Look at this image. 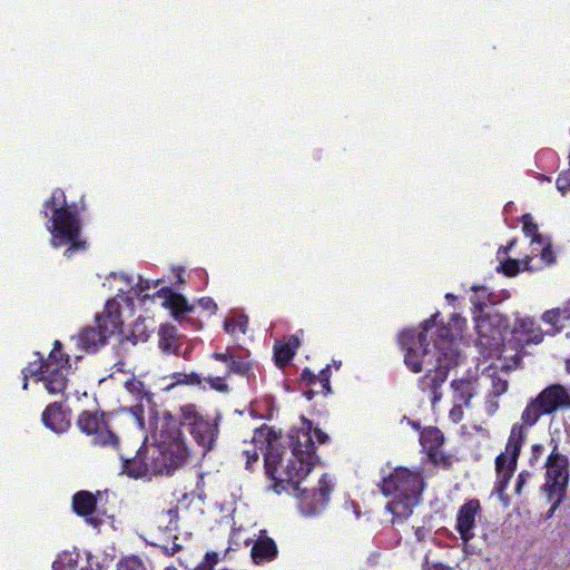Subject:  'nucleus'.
<instances>
[{
	"instance_id": "obj_12",
	"label": "nucleus",
	"mask_w": 570,
	"mask_h": 570,
	"mask_svg": "<svg viewBox=\"0 0 570 570\" xmlns=\"http://www.w3.org/2000/svg\"><path fill=\"white\" fill-rule=\"evenodd\" d=\"M96 324L108 340L121 333L124 325L121 307L115 298L107 301L104 311L96 316Z\"/></svg>"
},
{
	"instance_id": "obj_8",
	"label": "nucleus",
	"mask_w": 570,
	"mask_h": 570,
	"mask_svg": "<svg viewBox=\"0 0 570 570\" xmlns=\"http://www.w3.org/2000/svg\"><path fill=\"white\" fill-rule=\"evenodd\" d=\"M76 426L91 438L94 446L119 451L120 438L111 430L106 412L83 410L77 416Z\"/></svg>"
},
{
	"instance_id": "obj_23",
	"label": "nucleus",
	"mask_w": 570,
	"mask_h": 570,
	"mask_svg": "<svg viewBox=\"0 0 570 570\" xmlns=\"http://www.w3.org/2000/svg\"><path fill=\"white\" fill-rule=\"evenodd\" d=\"M514 333L520 334L523 341L529 343L539 344L543 340V333L540 326L537 324L534 318L524 317L517 321L514 326Z\"/></svg>"
},
{
	"instance_id": "obj_7",
	"label": "nucleus",
	"mask_w": 570,
	"mask_h": 570,
	"mask_svg": "<svg viewBox=\"0 0 570 570\" xmlns=\"http://www.w3.org/2000/svg\"><path fill=\"white\" fill-rule=\"evenodd\" d=\"M527 434L528 431L523 424L514 423L511 428L504 452L500 453L495 458V489L499 492H502L508 488L509 482L517 470L518 459L525 442Z\"/></svg>"
},
{
	"instance_id": "obj_55",
	"label": "nucleus",
	"mask_w": 570,
	"mask_h": 570,
	"mask_svg": "<svg viewBox=\"0 0 570 570\" xmlns=\"http://www.w3.org/2000/svg\"><path fill=\"white\" fill-rule=\"evenodd\" d=\"M334 366L338 370V368H340V366H341V362H337V363H336V362H334Z\"/></svg>"
},
{
	"instance_id": "obj_1",
	"label": "nucleus",
	"mask_w": 570,
	"mask_h": 570,
	"mask_svg": "<svg viewBox=\"0 0 570 570\" xmlns=\"http://www.w3.org/2000/svg\"><path fill=\"white\" fill-rule=\"evenodd\" d=\"M157 430L159 448L141 445L130 459L125 458L120 450L117 451L122 462V473L132 479L149 474H171L189 455L185 432L204 451L213 449L219 432L218 424L205 416L194 403L165 411Z\"/></svg>"
},
{
	"instance_id": "obj_29",
	"label": "nucleus",
	"mask_w": 570,
	"mask_h": 570,
	"mask_svg": "<svg viewBox=\"0 0 570 570\" xmlns=\"http://www.w3.org/2000/svg\"><path fill=\"white\" fill-rule=\"evenodd\" d=\"M248 326V320L245 315L226 318L224 322V330L230 335L238 333L245 334Z\"/></svg>"
},
{
	"instance_id": "obj_43",
	"label": "nucleus",
	"mask_w": 570,
	"mask_h": 570,
	"mask_svg": "<svg viewBox=\"0 0 570 570\" xmlns=\"http://www.w3.org/2000/svg\"><path fill=\"white\" fill-rule=\"evenodd\" d=\"M530 476V473L527 471H522L518 474L517 482H515V493L521 494V491L527 483V479Z\"/></svg>"
},
{
	"instance_id": "obj_35",
	"label": "nucleus",
	"mask_w": 570,
	"mask_h": 570,
	"mask_svg": "<svg viewBox=\"0 0 570 570\" xmlns=\"http://www.w3.org/2000/svg\"><path fill=\"white\" fill-rule=\"evenodd\" d=\"M541 247V259L547 264H552L556 261L554 253L552 250V244L550 238L544 237V242L537 243Z\"/></svg>"
},
{
	"instance_id": "obj_19",
	"label": "nucleus",
	"mask_w": 570,
	"mask_h": 570,
	"mask_svg": "<svg viewBox=\"0 0 570 570\" xmlns=\"http://www.w3.org/2000/svg\"><path fill=\"white\" fill-rule=\"evenodd\" d=\"M278 549L275 541L269 537L259 538L252 547L250 556L256 564L273 561L277 558Z\"/></svg>"
},
{
	"instance_id": "obj_58",
	"label": "nucleus",
	"mask_w": 570,
	"mask_h": 570,
	"mask_svg": "<svg viewBox=\"0 0 570 570\" xmlns=\"http://www.w3.org/2000/svg\"><path fill=\"white\" fill-rule=\"evenodd\" d=\"M452 297H453V295L446 294V298H452Z\"/></svg>"
},
{
	"instance_id": "obj_11",
	"label": "nucleus",
	"mask_w": 570,
	"mask_h": 570,
	"mask_svg": "<svg viewBox=\"0 0 570 570\" xmlns=\"http://www.w3.org/2000/svg\"><path fill=\"white\" fill-rule=\"evenodd\" d=\"M331 365H326L315 374L308 367H305L301 373V381L305 383L307 390L304 391L303 395L311 401L315 395L322 394L327 396L332 393L331 387Z\"/></svg>"
},
{
	"instance_id": "obj_16",
	"label": "nucleus",
	"mask_w": 570,
	"mask_h": 570,
	"mask_svg": "<svg viewBox=\"0 0 570 570\" xmlns=\"http://www.w3.org/2000/svg\"><path fill=\"white\" fill-rule=\"evenodd\" d=\"M77 346L85 353H95L107 344L108 338L97 326L85 327L76 337Z\"/></svg>"
},
{
	"instance_id": "obj_57",
	"label": "nucleus",
	"mask_w": 570,
	"mask_h": 570,
	"mask_svg": "<svg viewBox=\"0 0 570 570\" xmlns=\"http://www.w3.org/2000/svg\"><path fill=\"white\" fill-rule=\"evenodd\" d=\"M529 262H530V258H527V259L524 261L525 265H528V264H529Z\"/></svg>"
},
{
	"instance_id": "obj_48",
	"label": "nucleus",
	"mask_w": 570,
	"mask_h": 570,
	"mask_svg": "<svg viewBox=\"0 0 570 570\" xmlns=\"http://www.w3.org/2000/svg\"><path fill=\"white\" fill-rule=\"evenodd\" d=\"M83 518L86 522L95 529H98L102 523V520L99 517H95L94 514Z\"/></svg>"
},
{
	"instance_id": "obj_4",
	"label": "nucleus",
	"mask_w": 570,
	"mask_h": 570,
	"mask_svg": "<svg viewBox=\"0 0 570 570\" xmlns=\"http://www.w3.org/2000/svg\"><path fill=\"white\" fill-rule=\"evenodd\" d=\"M40 214L48 218L47 229L51 234L53 248L68 245L63 256L71 258L76 253L86 250L87 242L81 238V220L76 204L68 205L61 188L52 190L45 200Z\"/></svg>"
},
{
	"instance_id": "obj_32",
	"label": "nucleus",
	"mask_w": 570,
	"mask_h": 570,
	"mask_svg": "<svg viewBox=\"0 0 570 570\" xmlns=\"http://www.w3.org/2000/svg\"><path fill=\"white\" fill-rule=\"evenodd\" d=\"M117 570H147V569L140 558L128 557L118 562Z\"/></svg>"
},
{
	"instance_id": "obj_42",
	"label": "nucleus",
	"mask_w": 570,
	"mask_h": 570,
	"mask_svg": "<svg viewBox=\"0 0 570 570\" xmlns=\"http://www.w3.org/2000/svg\"><path fill=\"white\" fill-rule=\"evenodd\" d=\"M463 404L455 403L449 412V417L453 423H459L463 419Z\"/></svg>"
},
{
	"instance_id": "obj_36",
	"label": "nucleus",
	"mask_w": 570,
	"mask_h": 570,
	"mask_svg": "<svg viewBox=\"0 0 570 570\" xmlns=\"http://www.w3.org/2000/svg\"><path fill=\"white\" fill-rule=\"evenodd\" d=\"M508 387L509 383L507 380H503L501 377H493L491 394L495 397L501 396L508 391Z\"/></svg>"
},
{
	"instance_id": "obj_24",
	"label": "nucleus",
	"mask_w": 570,
	"mask_h": 570,
	"mask_svg": "<svg viewBox=\"0 0 570 570\" xmlns=\"http://www.w3.org/2000/svg\"><path fill=\"white\" fill-rule=\"evenodd\" d=\"M97 509V498L88 491H78L72 497V510L79 517L94 514Z\"/></svg>"
},
{
	"instance_id": "obj_45",
	"label": "nucleus",
	"mask_w": 570,
	"mask_h": 570,
	"mask_svg": "<svg viewBox=\"0 0 570 570\" xmlns=\"http://www.w3.org/2000/svg\"><path fill=\"white\" fill-rule=\"evenodd\" d=\"M284 343L294 352L296 353V350L301 345L299 338L297 335H289L285 338Z\"/></svg>"
},
{
	"instance_id": "obj_31",
	"label": "nucleus",
	"mask_w": 570,
	"mask_h": 570,
	"mask_svg": "<svg viewBox=\"0 0 570 570\" xmlns=\"http://www.w3.org/2000/svg\"><path fill=\"white\" fill-rule=\"evenodd\" d=\"M161 518H166L168 519L167 520V523H166V530L168 531H178V521H179V509L178 507H174V508H170L168 509L167 511H164L161 513Z\"/></svg>"
},
{
	"instance_id": "obj_39",
	"label": "nucleus",
	"mask_w": 570,
	"mask_h": 570,
	"mask_svg": "<svg viewBox=\"0 0 570 570\" xmlns=\"http://www.w3.org/2000/svg\"><path fill=\"white\" fill-rule=\"evenodd\" d=\"M177 540H178V537L175 534L174 535V541L171 544H164L161 546V550L163 552L168 556V557H173L175 556L177 552L181 551L183 550V546L180 543H177Z\"/></svg>"
},
{
	"instance_id": "obj_6",
	"label": "nucleus",
	"mask_w": 570,
	"mask_h": 570,
	"mask_svg": "<svg viewBox=\"0 0 570 570\" xmlns=\"http://www.w3.org/2000/svg\"><path fill=\"white\" fill-rule=\"evenodd\" d=\"M570 407V393L561 384L544 387L534 399L530 400L521 414L524 428L533 426L541 416L556 413L560 409Z\"/></svg>"
},
{
	"instance_id": "obj_40",
	"label": "nucleus",
	"mask_w": 570,
	"mask_h": 570,
	"mask_svg": "<svg viewBox=\"0 0 570 570\" xmlns=\"http://www.w3.org/2000/svg\"><path fill=\"white\" fill-rule=\"evenodd\" d=\"M198 305L204 311H207L209 314H214L217 311V304L212 297H202L198 299Z\"/></svg>"
},
{
	"instance_id": "obj_37",
	"label": "nucleus",
	"mask_w": 570,
	"mask_h": 570,
	"mask_svg": "<svg viewBox=\"0 0 570 570\" xmlns=\"http://www.w3.org/2000/svg\"><path fill=\"white\" fill-rule=\"evenodd\" d=\"M226 374L224 376L208 377L207 383L212 389L218 392L226 393L229 391L227 383L225 382Z\"/></svg>"
},
{
	"instance_id": "obj_44",
	"label": "nucleus",
	"mask_w": 570,
	"mask_h": 570,
	"mask_svg": "<svg viewBox=\"0 0 570 570\" xmlns=\"http://www.w3.org/2000/svg\"><path fill=\"white\" fill-rule=\"evenodd\" d=\"M490 325L489 318H481L476 323V330L481 337H489L491 336L490 333H488L487 327Z\"/></svg>"
},
{
	"instance_id": "obj_26",
	"label": "nucleus",
	"mask_w": 570,
	"mask_h": 570,
	"mask_svg": "<svg viewBox=\"0 0 570 570\" xmlns=\"http://www.w3.org/2000/svg\"><path fill=\"white\" fill-rule=\"evenodd\" d=\"M542 321L549 325L562 328L564 322L570 321V299L562 307L546 311L542 314Z\"/></svg>"
},
{
	"instance_id": "obj_30",
	"label": "nucleus",
	"mask_w": 570,
	"mask_h": 570,
	"mask_svg": "<svg viewBox=\"0 0 570 570\" xmlns=\"http://www.w3.org/2000/svg\"><path fill=\"white\" fill-rule=\"evenodd\" d=\"M295 353L284 343L274 345V361L278 367H284L294 357Z\"/></svg>"
},
{
	"instance_id": "obj_21",
	"label": "nucleus",
	"mask_w": 570,
	"mask_h": 570,
	"mask_svg": "<svg viewBox=\"0 0 570 570\" xmlns=\"http://www.w3.org/2000/svg\"><path fill=\"white\" fill-rule=\"evenodd\" d=\"M161 292H164L165 307L171 311V314L176 320H179L183 315L194 311V305L189 304L181 294L176 293L170 288L163 289Z\"/></svg>"
},
{
	"instance_id": "obj_38",
	"label": "nucleus",
	"mask_w": 570,
	"mask_h": 570,
	"mask_svg": "<svg viewBox=\"0 0 570 570\" xmlns=\"http://www.w3.org/2000/svg\"><path fill=\"white\" fill-rule=\"evenodd\" d=\"M556 186L559 191L566 194L570 189V170L559 174Z\"/></svg>"
},
{
	"instance_id": "obj_34",
	"label": "nucleus",
	"mask_w": 570,
	"mask_h": 570,
	"mask_svg": "<svg viewBox=\"0 0 570 570\" xmlns=\"http://www.w3.org/2000/svg\"><path fill=\"white\" fill-rule=\"evenodd\" d=\"M173 379H175V384H186V385H198L202 383V379L197 373H189V374H181V373H175L173 375Z\"/></svg>"
},
{
	"instance_id": "obj_5",
	"label": "nucleus",
	"mask_w": 570,
	"mask_h": 570,
	"mask_svg": "<svg viewBox=\"0 0 570 570\" xmlns=\"http://www.w3.org/2000/svg\"><path fill=\"white\" fill-rule=\"evenodd\" d=\"M37 360L29 362L22 368V389L28 390L29 377L42 382L49 394L65 395L70 372V355L63 352V345L59 340L52 344V350L45 358L40 352H35Z\"/></svg>"
},
{
	"instance_id": "obj_41",
	"label": "nucleus",
	"mask_w": 570,
	"mask_h": 570,
	"mask_svg": "<svg viewBox=\"0 0 570 570\" xmlns=\"http://www.w3.org/2000/svg\"><path fill=\"white\" fill-rule=\"evenodd\" d=\"M218 562V553L210 551L206 552L205 560L197 567H205V569L214 570V566Z\"/></svg>"
},
{
	"instance_id": "obj_47",
	"label": "nucleus",
	"mask_w": 570,
	"mask_h": 570,
	"mask_svg": "<svg viewBox=\"0 0 570 570\" xmlns=\"http://www.w3.org/2000/svg\"><path fill=\"white\" fill-rule=\"evenodd\" d=\"M269 429L268 428H262V429H257L254 433V436H253V442H257V441H261V439H266V436L269 434Z\"/></svg>"
},
{
	"instance_id": "obj_56",
	"label": "nucleus",
	"mask_w": 570,
	"mask_h": 570,
	"mask_svg": "<svg viewBox=\"0 0 570 570\" xmlns=\"http://www.w3.org/2000/svg\"><path fill=\"white\" fill-rule=\"evenodd\" d=\"M413 428L419 429L420 424L419 423H413Z\"/></svg>"
},
{
	"instance_id": "obj_20",
	"label": "nucleus",
	"mask_w": 570,
	"mask_h": 570,
	"mask_svg": "<svg viewBox=\"0 0 570 570\" xmlns=\"http://www.w3.org/2000/svg\"><path fill=\"white\" fill-rule=\"evenodd\" d=\"M159 340L158 347L160 351L166 354H175L177 356L181 355L180 343L178 342L177 330L173 325H161L159 328Z\"/></svg>"
},
{
	"instance_id": "obj_10",
	"label": "nucleus",
	"mask_w": 570,
	"mask_h": 570,
	"mask_svg": "<svg viewBox=\"0 0 570 570\" xmlns=\"http://www.w3.org/2000/svg\"><path fill=\"white\" fill-rule=\"evenodd\" d=\"M483 509L479 499H469L459 507L455 518V531L464 544L475 537L478 521H481Z\"/></svg>"
},
{
	"instance_id": "obj_14",
	"label": "nucleus",
	"mask_w": 570,
	"mask_h": 570,
	"mask_svg": "<svg viewBox=\"0 0 570 570\" xmlns=\"http://www.w3.org/2000/svg\"><path fill=\"white\" fill-rule=\"evenodd\" d=\"M212 358L227 365L226 376L236 374L247 380L254 376L253 362L247 356L230 353L229 348L224 352H214Z\"/></svg>"
},
{
	"instance_id": "obj_2",
	"label": "nucleus",
	"mask_w": 570,
	"mask_h": 570,
	"mask_svg": "<svg viewBox=\"0 0 570 570\" xmlns=\"http://www.w3.org/2000/svg\"><path fill=\"white\" fill-rule=\"evenodd\" d=\"M299 420L301 426L291 429L288 433L291 456L286 464H283L284 452L276 445V440H267L264 466L267 478L274 482V491L279 494L292 487L302 514L313 517L325 510L334 485L327 474L320 478L316 489H301L299 484L318 461L315 439L318 444H325L330 436L321 429L313 428V422L304 415Z\"/></svg>"
},
{
	"instance_id": "obj_13",
	"label": "nucleus",
	"mask_w": 570,
	"mask_h": 570,
	"mask_svg": "<svg viewBox=\"0 0 570 570\" xmlns=\"http://www.w3.org/2000/svg\"><path fill=\"white\" fill-rule=\"evenodd\" d=\"M420 441L428 453L429 460L433 464L442 463L444 465H448L450 463L449 458L441 452V448L444 443V435L439 428H425L421 432Z\"/></svg>"
},
{
	"instance_id": "obj_54",
	"label": "nucleus",
	"mask_w": 570,
	"mask_h": 570,
	"mask_svg": "<svg viewBox=\"0 0 570 570\" xmlns=\"http://www.w3.org/2000/svg\"><path fill=\"white\" fill-rule=\"evenodd\" d=\"M194 570H209L208 568L205 569V567H196Z\"/></svg>"
},
{
	"instance_id": "obj_49",
	"label": "nucleus",
	"mask_w": 570,
	"mask_h": 570,
	"mask_svg": "<svg viewBox=\"0 0 570 570\" xmlns=\"http://www.w3.org/2000/svg\"><path fill=\"white\" fill-rule=\"evenodd\" d=\"M517 245V239H511L504 247L500 248L499 253L502 252L504 254H508L512 248Z\"/></svg>"
},
{
	"instance_id": "obj_59",
	"label": "nucleus",
	"mask_w": 570,
	"mask_h": 570,
	"mask_svg": "<svg viewBox=\"0 0 570 570\" xmlns=\"http://www.w3.org/2000/svg\"><path fill=\"white\" fill-rule=\"evenodd\" d=\"M568 368H569V371H570V364H569V363H568Z\"/></svg>"
},
{
	"instance_id": "obj_51",
	"label": "nucleus",
	"mask_w": 570,
	"mask_h": 570,
	"mask_svg": "<svg viewBox=\"0 0 570 570\" xmlns=\"http://www.w3.org/2000/svg\"><path fill=\"white\" fill-rule=\"evenodd\" d=\"M415 535H416L417 540H420V541L423 540V538L425 535V529L423 527L416 528Z\"/></svg>"
},
{
	"instance_id": "obj_9",
	"label": "nucleus",
	"mask_w": 570,
	"mask_h": 570,
	"mask_svg": "<svg viewBox=\"0 0 570 570\" xmlns=\"http://www.w3.org/2000/svg\"><path fill=\"white\" fill-rule=\"evenodd\" d=\"M424 480L420 471H411L399 466L380 484L384 495L412 498V502H420L424 490Z\"/></svg>"
},
{
	"instance_id": "obj_27",
	"label": "nucleus",
	"mask_w": 570,
	"mask_h": 570,
	"mask_svg": "<svg viewBox=\"0 0 570 570\" xmlns=\"http://www.w3.org/2000/svg\"><path fill=\"white\" fill-rule=\"evenodd\" d=\"M411 499L412 498L395 497V499L389 503V509L394 518L404 520L412 514L413 508L420 502H412Z\"/></svg>"
},
{
	"instance_id": "obj_18",
	"label": "nucleus",
	"mask_w": 570,
	"mask_h": 570,
	"mask_svg": "<svg viewBox=\"0 0 570 570\" xmlns=\"http://www.w3.org/2000/svg\"><path fill=\"white\" fill-rule=\"evenodd\" d=\"M568 483L569 481H567L566 478L562 481L546 480L543 489L548 501L551 503V507L547 513L548 519L554 514V512L563 502L567 494Z\"/></svg>"
},
{
	"instance_id": "obj_25",
	"label": "nucleus",
	"mask_w": 570,
	"mask_h": 570,
	"mask_svg": "<svg viewBox=\"0 0 570 570\" xmlns=\"http://www.w3.org/2000/svg\"><path fill=\"white\" fill-rule=\"evenodd\" d=\"M451 387L453 389L454 401L463 404L465 407H470L471 400L476 394L473 382L464 379L453 380Z\"/></svg>"
},
{
	"instance_id": "obj_53",
	"label": "nucleus",
	"mask_w": 570,
	"mask_h": 570,
	"mask_svg": "<svg viewBox=\"0 0 570 570\" xmlns=\"http://www.w3.org/2000/svg\"><path fill=\"white\" fill-rule=\"evenodd\" d=\"M164 570H178L175 566H168Z\"/></svg>"
},
{
	"instance_id": "obj_28",
	"label": "nucleus",
	"mask_w": 570,
	"mask_h": 570,
	"mask_svg": "<svg viewBox=\"0 0 570 570\" xmlns=\"http://www.w3.org/2000/svg\"><path fill=\"white\" fill-rule=\"evenodd\" d=\"M520 222L522 224L523 234L531 238L532 245L544 242V236L539 233L538 224L533 220L531 214H523Z\"/></svg>"
},
{
	"instance_id": "obj_22",
	"label": "nucleus",
	"mask_w": 570,
	"mask_h": 570,
	"mask_svg": "<svg viewBox=\"0 0 570 570\" xmlns=\"http://www.w3.org/2000/svg\"><path fill=\"white\" fill-rule=\"evenodd\" d=\"M52 570H89L88 562L83 563L80 552L62 551L52 563Z\"/></svg>"
},
{
	"instance_id": "obj_52",
	"label": "nucleus",
	"mask_w": 570,
	"mask_h": 570,
	"mask_svg": "<svg viewBox=\"0 0 570 570\" xmlns=\"http://www.w3.org/2000/svg\"><path fill=\"white\" fill-rule=\"evenodd\" d=\"M430 570H451V569L441 563H438V564H434Z\"/></svg>"
},
{
	"instance_id": "obj_17",
	"label": "nucleus",
	"mask_w": 570,
	"mask_h": 570,
	"mask_svg": "<svg viewBox=\"0 0 570 570\" xmlns=\"http://www.w3.org/2000/svg\"><path fill=\"white\" fill-rule=\"evenodd\" d=\"M547 476L546 480L562 481L566 476L569 481V461L567 455L561 454L557 451V445L553 451L549 454L547 462Z\"/></svg>"
},
{
	"instance_id": "obj_46",
	"label": "nucleus",
	"mask_w": 570,
	"mask_h": 570,
	"mask_svg": "<svg viewBox=\"0 0 570 570\" xmlns=\"http://www.w3.org/2000/svg\"><path fill=\"white\" fill-rule=\"evenodd\" d=\"M244 454L247 458V460H246V468L250 469L252 464L256 463L258 461L259 455H258L256 450H253V451L245 450Z\"/></svg>"
},
{
	"instance_id": "obj_33",
	"label": "nucleus",
	"mask_w": 570,
	"mask_h": 570,
	"mask_svg": "<svg viewBox=\"0 0 570 570\" xmlns=\"http://www.w3.org/2000/svg\"><path fill=\"white\" fill-rule=\"evenodd\" d=\"M498 271H501L508 277H513L520 272V261L508 258L500 264Z\"/></svg>"
},
{
	"instance_id": "obj_3",
	"label": "nucleus",
	"mask_w": 570,
	"mask_h": 570,
	"mask_svg": "<svg viewBox=\"0 0 570 570\" xmlns=\"http://www.w3.org/2000/svg\"><path fill=\"white\" fill-rule=\"evenodd\" d=\"M439 316L440 313H435L425 320L420 331L407 328L399 334L407 368L413 373L426 370L419 380V389L429 394L433 405L442 397L441 386L449 370L459 364L461 356L459 336L450 325L439 323Z\"/></svg>"
},
{
	"instance_id": "obj_50",
	"label": "nucleus",
	"mask_w": 570,
	"mask_h": 570,
	"mask_svg": "<svg viewBox=\"0 0 570 570\" xmlns=\"http://www.w3.org/2000/svg\"><path fill=\"white\" fill-rule=\"evenodd\" d=\"M532 455L537 458L539 454H541L543 446L541 444H533L532 448Z\"/></svg>"
},
{
	"instance_id": "obj_15",
	"label": "nucleus",
	"mask_w": 570,
	"mask_h": 570,
	"mask_svg": "<svg viewBox=\"0 0 570 570\" xmlns=\"http://www.w3.org/2000/svg\"><path fill=\"white\" fill-rule=\"evenodd\" d=\"M41 421L43 425L55 433H65L69 430L70 411L65 410L62 403L53 402L46 406L42 412Z\"/></svg>"
}]
</instances>
